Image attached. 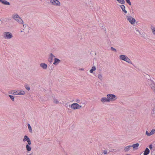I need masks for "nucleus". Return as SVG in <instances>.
I'll return each mask as SVG.
<instances>
[{
	"instance_id": "nucleus-1",
	"label": "nucleus",
	"mask_w": 155,
	"mask_h": 155,
	"mask_svg": "<svg viewBox=\"0 0 155 155\" xmlns=\"http://www.w3.org/2000/svg\"><path fill=\"white\" fill-rule=\"evenodd\" d=\"M12 18L15 21L20 24H22L23 23V21L17 14H14L12 16Z\"/></svg>"
},
{
	"instance_id": "nucleus-2",
	"label": "nucleus",
	"mask_w": 155,
	"mask_h": 155,
	"mask_svg": "<svg viewBox=\"0 0 155 155\" xmlns=\"http://www.w3.org/2000/svg\"><path fill=\"white\" fill-rule=\"evenodd\" d=\"M147 84H148L155 93V83L151 79H148L146 81Z\"/></svg>"
},
{
	"instance_id": "nucleus-3",
	"label": "nucleus",
	"mask_w": 155,
	"mask_h": 155,
	"mask_svg": "<svg viewBox=\"0 0 155 155\" xmlns=\"http://www.w3.org/2000/svg\"><path fill=\"white\" fill-rule=\"evenodd\" d=\"M2 36L3 38L5 39H11L13 37L12 34L8 31L3 32Z\"/></svg>"
},
{
	"instance_id": "nucleus-4",
	"label": "nucleus",
	"mask_w": 155,
	"mask_h": 155,
	"mask_svg": "<svg viewBox=\"0 0 155 155\" xmlns=\"http://www.w3.org/2000/svg\"><path fill=\"white\" fill-rule=\"evenodd\" d=\"M120 59L124 61L129 63L132 64V62L130 59L127 56L124 55H120L119 56Z\"/></svg>"
},
{
	"instance_id": "nucleus-5",
	"label": "nucleus",
	"mask_w": 155,
	"mask_h": 155,
	"mask_svg": "<svg viewBox=\"0 0 155 155\" xmlns=\"http://www.w3.org/2000/svg\"><path fill=\"white\" fill-rule=\"evenodd\" d=\"M107 97L108 98L109 102L110 101H114L117 99L116 96L113 94H107Z\"/></svg>"
},
{
	"instance_id": "nucleus-6",
	"label": "nucleus",
	"mask_w": 155,
	"mask_h": 155,
	"mask_svg": "<svg viewBox=\"0 0 155 155\" xmlns=\"http://www.w3.org/2000/svg\"><path fill=\"white\" fill-rule=\"evenodd\" d=\"M126 18L127 20L131 24L134 25L136 22L135 19L131 16H127Z\"/></svg>"
},
{
	"instance_id": "nucleus-7",
	"label": "nucleus",
	"mask_w": 155,
	"mask_h": 155,
	"mask_svg": "<svg viewBox=\"0 0 155 155\" xmlns=\"http://www.w3.org/2000/svg\"><path fill=\"white\" fill-rule=\"evenodd\" d=\"M50 2L54 5L60 6L61 5L60 2L58 0H50Z\"/></svg>"
},
{
	"instance_id": "nucleus-8",
	"label": "nucleus",
	"mask_w": 155,
	"mask_h": 155,
	"mask_svg": "<svg viewBox=\"0 0 155 155\" xmlns=\"http://www.w3.org/2000/svg\"><path fill=\"white\" fill-rule=\"evenodd\" d=\"M23 141L24 142L27 141L28 142V143L29 145L31 144V140L28 137L27 135H25L24 136V138L23 139Z\"/></svg>"
},
{
	"instance_id": "nucleus-9",
	"label": "nucleus",
	"mask_w": 155,
	"mask_h": 155,
	"mask_svg": "<svg viewBox=\"0 0 155 155\" xmlns=\"http://www.w3.org/2000/svg\"><path fill=\"white\" fill-rule=\"evenodd\" d=\"M40 66L43 69H46L48 67L47 65L45 63H41L40 64Z\"/></svg>"
},
{
	"instance_id": "nucleus-10",
	"label": "nucleus",
	"mask_w": 155,
	"mask_h": 155,
	"mask_svg": "<svg viewBox=\"0 0 155 155\" xmlns=\"http://www.w3.org/2000/svg\"><path fill=\"white\" fill-rule=\"evenodd\" d=\"M78 104L76 103H74L72 104L71 105L70 107L71 108L74 109L75 110L76 109H78V107H77L78 106L76 105H78Z\"/></svg>"
},
{
	"instance_id": "nucleus-11",
	"label": "nucleus",
	"mask_w": 155,
	"mask_h": 155,
	"mask_svg": "<svg viewBox=\"0 0 155 155\" xmlns=\"http://www.w3.org/2000/svg\"><path fill=\"white\" fill-rule=\"evenodd\" d=\"M54 60V61L53 64L55 65H57L61 62L60 60L56 58H55Z\"/></svg>"
},
{
	"instance_id": "nucleus-12",
	"label": "nucleus",
	"mask_w": 155,
	"mask_h": 155,
	"mask_svg": "<svg viewBox=\"0 0 155 155\" xmlns=\"http://www.w3.org/2000/svg\"><path fill=\"white\" fill-rule=\"evenodd\" d=\"M101 101L103 103L105 102H109L107 97H103L101 99Z\"/></svg>"
},
{
	"instance_id": "nucleus-13",
	"label": "nucleus",
	"mask_w": 155,
	"mask_h": 155,
	"mask_svg": "<svg viewBox=\"0 0 155 155\" xmlns=\"http://www.w3.org/2000/svg\"><path fill=\"white\" fill-rule=\"evenodd\" d=\"M0 2L3 4L6 5H10V3L5 0H0Z\"/></svg>"
},
{
	"instance_id": "nucleus-14",
	"label": "nucleus",
	"mask_w": 155,
	"mask_h": 155,
	"mask_svg": "<svg viewBox=\"0 0 155 155\" xmlns=\"http://www.w3.org/2000/svg\"><path fill=\"white\" fill-rule=\"evenodd\" d=\"M151 115L153 117H155V106L153 107L151 110Z\"/></svg>"
},
{
	"instance_id": "nucleus-15",
	"label": "nucleus",
	"mask_w": 155,
	"mask_h": 155,
	"mask_svg": "<svg viewBox=\"0 0 155 155\" xmlns=\"http://www.w3.org/2000/svg\"><path fill=\"white\" fill-rule=\"evenodd\" d=\"M25 94V92L23 90H18V95H24Z\"/></svg>"
},
{
	"instance_id": "nucleus-16",
	"label": "nucleus",
	"mask_w": 155,
	"mask_h": 155,
	"mask_svg": "<svg viewBox=\"0 0 155 155\" xmlns=\"http://www.w3.org/2000/svg\"><path fill=\"white\" fill-rule=\"evenodd\" d=\"M120 7L124 12L126 14L127 13V11L125 10V7L124 5H120Z\"/></svg>"
},
{
	"instance_id": "nucleus-17",
	"label": "nucleus",
	"mask_w": 155,
	"mask_h": 155,
	"mask_svg": "<svg viewBox=\"0 0 155 155\" xmlns=\"http://www.w3.org/2000/svg\"><path fill=\"white\" fill-rule=\"evenodd\" d=\"M28 144L26 145V148L27 151H30L31 149V147Z\"/></svg>"
},
{
	"instance_id": "nucleus-18",
	"label": "nucleus",
	"mask_w": 155,
	"mask_h": 155,
	"mask_svg": "<svg viewBox=\"0 0 155 155\" xmlns=\"http://www.w3.org/2000/svg\"><path fill=\"white\" fill-rule=\"evenodd\" d=\"M131 147V145H129L126 147L124 149V151L125 152L128 151L130 149Z\"/></svg>"
},
{
	"instance_id": "nucleus-19",
	"label": "nucleus",
	"mask_w": 155,
	"mask_h": 155,
	"mask_svg": "<svg viewBox=\"0 0 155 155\" xmlns=\"http://www.w3.org/2000/svg\"><path fill=\"white\" fill-rule=\"evenodd\" d=\"M139 145V144L138 143H137L136 144H134L131 146V147H133L134 149H137V147H138Z\"/></svg>"
},
{
	"instance_id": "nucleus-20",
	"label": "nucleus",
	"mask_w": 155,
	"mask_h": 155,
	"mask_svg": "<svg viewBox=\"0 0 155 155\" xmlns=\"http://www.w3.org/2000/svg\"><path fill=\"white\" fill-rule=\"evenodd\" d=\"M53 102L55 104H58L59 103H60L59 102V101L56 98H53Z\"/></svg>"
},
{
	"instance_id": "nucleus-21",
	"label": "nucleus",
	"mask_w": 155,
	"mask_h": 155,
	"mask_svg": "<svg viewBox=\"0 0 155 155\" xmlns=\"http://www.w3.org/2000/svg\"><path fill=\"white\" fill-rule=\"evenodd\" d=\"M150 152V150L148 148H146L144 152L143 153L144 155H147Z\"/></svg>"
},
{
	"instance_id": "nucleus-22",
	"label": "nucleus",
	"mask_w": 155,
	"mask_h": 155,
	"mask_svg": "<svg viewBox=\"0 0 155 155\" xmlns=\"http://www.w3.org/2000/svg\"><path fill=\"white\" fill-rule=\"evenodd\" d=\"M11 94L15 95H18V90H13L12 91Z\"/></svg>"
},
{
	"instance_id": "nucleus-23",
	"label": "nucleus",
	"mask_w": 155,
	"mask_h": 155,
	"mask_svg": "<svg viewBox=\"0 0 155 155\" xmlns=\"http://www.w3.org/2000/svg\"><path fill=\"white\" fill-rule=\"evenodd\" d=\"M151 28L152 30L153 33L155 35V28L152 25H151Z\"/></svg>"
},
{
	"instance_id": "nucleus-24",
	"label": "nucleus",
	"mask_w": 155,
	"mask_h": 155,
	"mask_svg": "<svg viewBox=\"0 0 155 155\" xmlns=\"http://www.w3.org/2000/svg\"><path fill=\"white\" fill-rule=\"evenodd\" d=\"M116 1L119 3L122 4H124L125 3V1L124 0H116Z\"/></svg>"
},
{
	"instance_id": "nucleus-25",
	"label": "nucleus",
	"mask_w": 155,
	"mask_h": 155,
	"mask_svg": "<svg viewBox=\"0 0 155 155\" xmlns=\"http://www.w3.org/2000/svg\"><path fill=\"white\" fill-rule=\"evenodd\" d=\"M96 69V68L94 66H93L92 67V69L90 70V72L91 73L93 72V71H95Z\"/></svg>"
},
{
	"instance_id": "nucleus-26",
	"label": "nucleus",
	"mask_w": 155,
	"mask_h": 155,
	"mask_svg": "<svg viewBox=\"0 0 155 155\" xmlns=\"http://www.w3.org/2000/svg\"><path fill=\"white\" fill-rule=\"evenodd\" d=\"M28 127L29 132L31 133H32V128H31V126L30 124H28Z\"/></svg>"
},
{
	"instance_id": "nucleus-27",
	"label": "nucleus",
	"mask_w": 155,
	"mask_h": 155,
	"mask_svg": "<svg viewBox=\"0 0 155 155\" xmlns=\"http://www.w3.org/2000/svg\"><path fill=\"white\" fill-rule=\"evenodd\" d=\"M98 78L101 81H102L103 80V76L101 74H99L98 75Z\"/></svg>"
},
{
	"instance_id": "nucleus-28",
	"label": "nucleus",
	"mask_w": 155,
	"mask_h": 155,
	"mask_svg": "<svg viewBox=\"0 0 155 155\" xmlns=\"http://www.w3.org/2000/svg\"><path fill=\"white\" fill-rule=\"evenodd\" d=\"M25 87L27 90L29 91L30 90V87L27 84L25 85Z\"/></svg>"
},
{
	"instance_id": "nucleus-29",
	"label": "nucleus",
	"mask_w": 155,
	"mask_h": 155,
	"mask_svg": "<svg viewBox=\"0 0 155 155\" xmlns=\"http://www.w3.org/2000/svg\"><path fill=\"white\" fill-rule=\"evenodd\" d=\"M8 96L12 101H14V97L13 96L9 95Z\"/></svg>"
},
{
	"instance_id": "nucleus-30",
	"label": "nucleus",
	"mask_w": 155,
	"mask_h": 155,
	"mask_svg": "<svg viewBox=\"0 0 155 155\" xmlns=\"http://www.w3.org/2000/svg\"><path fill=\"white\" fill-rule=\"evenodd\" d=\"M154 133H155V129H152L150 132V134L151 135L153 134Z\"/></svg>"
},
{
	"instance_id": "nucleus-31",
	"label": "nucleus",
	"mask_w": 155,
	"mask_h": 155,
	"mask_svg": "<svg viewBox=\"0 0 155 155\" xmlns=\"http://www.w3.org/2000/svg\"><path fill=\"white\" fill-rule=\"evenodd\" d=\"M55 57V56L52 53H51L50 54V58L53 59V58Z\"/></svg>"
},
{
	"instance_id": "nucleus-32",
	"label": "nucleus",
	"mask_w": 155,
	"mask_h": 155,
	"mask_svg": "<svg viewBox=\"0 0 155 155\" xmlns=\"http://www.w3.org/2000/svg\"><path fill=\"white\" fill-rule=\"evenodd\" d=\"M146 134L148 136H151L150 134V133H149L148 131H146Z\"/></svg>"
},
{
	"instance_id": "nucleus-33",
	"label": "nucleus",
	"mask_w": 155,
	"mask_h": 155,
	"mask_svg": "<svg viewBox=\"0 0 155 155\" xmlns=\"http://www.w3.org/2000/svg\"><path fill=\"white\" fill-rule=\"evenodd\" d=\"M126 2L129 4V5H131V3L130 1V0H127L126 1Z\"/></svg>"
},
{
	"instance_id": "nucleus-34",
	"label": "nucleus",
	"mask_w": 155,
	"mask_h": 155,
	"mask_svg": "<svg viewBox=\"0 0 155 155\" xmlns=\"http://www.w3.org/2000/svg\"><path fill=\"white\" fill-rule=\"evenodd\" d=\"M111 49L112 51H114L115 52L117 51L113 47H111Z\"/></svg>"
},
{
	"instance_id": "nucleus-35",
	"label": "nucleus",
	"mask_w": 155,
	"mask_h": 155,
	"mask_svg": "<svg viewBox=\"0 0 155 155\" xmlns=\"http://www.w3.org/2000/svg\"><path fill=\"white\" fill-rule=\"evenodd\" d=\"M80 101H81L80 100L78 99H76L75 100V102L78 103H80Z\"/></svg>"
},
{
	"instance_id": "nucleus-36",
	"label": "nucleus",
	"mask_w": 155,
	"mask_h": 155,
	"mask_svg": "<svg viewBox=\"0 0 155 155\" xmlns=\"http://www.w3.org/2000/svg\"><path fill=\"white\" fill-rule=\"evenodd\" d=\"M76 105L78 106V109H80L82 107V106L81 105H79L78 104V105Z\"/></svg>"
},
{
	"instance_id": "nucleus-37",
	"label": "nucleus",
	"mask_w": 155,
	"mask_h": 155,
	"mask_svg": "<svg viewBox=\"0 0 155 155\" xmlns=\"http://www.w3.org/2000/svg\"><path fill=\"white\" fill-rule=\"evenodd\" d=\"M103 153L104 154H107V151L106 150H104Z\"/></svg>"
},
{
	"instance_id": "nucleus-38",
	"label": "nucleus",
	"mask_w": 155,
	"mask_h": 155,
	"mask_svg": "<svg viewBox=\"0 0 155 155\" xmlns=\"http://www.w3.org/2000/svg\"><path fill=\"white\" fill-rule=\"evenodd\" d=\"M152 147H153V145L152 144H150V145L149 148L150 149H151V150L152 149Z\"/></svg>"
},
{
	"instance_id": "nucleus-39",
	"label": "nucleus",
	"mask_w": 155,
	"mask_h": 155,
	"mask_svg": "<svg viewBox=\"0 0 155 155\" xmlns=\"http://www.w3.org/2000/svg\"><path fill=\"white\" fill-rule=\"evenodd\" d=\"M50 58V60H49V61L50 62V63H51L52 62V59H51V58Z\"/></svg>"
},
{
	"instance_id": "nucleus-40",
	"label": "nucleus",
	"mask_w": 155,
	"mask_h": 155,
	"mask_svg": "<svg viewBox=\"0 0 155 155\" xmlns=\"http://www.w3.org/2000/svg\"><path fill=\"white\" fill-rule=\"evenodd\" d=\"M23 27H24V28H25V25H23Z\"/></svg>"
},
{
	"instance_id": "nucleus-41",
	"label": "nucleus",
	"mask_w": 155,
	"mask_h": 155,
	"mask_svg": "<svg viewBox=\"0 0 155 155\" xmlns=\"http://www.w3.org/2000/svg\"><path fill=\"white\" fill-rule=\"evenodd\" d=\"M81 70H84V69H83V68L81 69Z\"/></svg>"
},
{
	"instance_id": "nucleus-42",
	"label": "nucleus",
	"mask_w": 155,
	"mask_h": 155,
	"mask_svg": "<svg viewBox=\"0 0 155 155\" xmlns=\"http://www.w3.org/2000/svg\"><path fill=\"white\" fill-rule=\"evenodd\" d=\"M138 32H139V31L138 30H136Z\"/></svg>"
},
{
	"instance_id": "nucleus-43",
	"label": "nucleus",
	"mask_w": 155,
	"mask_h": 155,
	"mask_svg": "<svg viewBox=\"0 0 155 155\" xmlns=\"http://www.w3.org/2000/svg\"><path fill=\"white\" fill-rule=\"evenodd\" d=\"M23 32V31H21V32Z\"/></svg>"
}]
</instances>
